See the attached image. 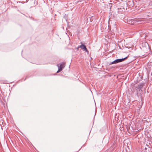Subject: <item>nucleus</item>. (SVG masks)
<instances>
[{"instance_id":"obj_2","label":"nucleus","mask_w":152,"mask_h":152,"mask_svg":"<svg viewBox=\"0 0 152 152\" xmlns=\"http://www.w3.org/2000/svg\"><path fill=\"white\" fill-rule=\"evenodd\" d=\"M128 56H127L126 57L118 59H116L114 61L112 62L110 64H117L119 62H121L122 61H124L125 59H126L128 57Z\"/></svg>"},{"instance_id":"obj_6","label":"nucleus","mask_w":152,"mask_h":152,"mask_svg":"<svg viewBox=\"0 0 152 152\" xmlns=\"http://www.w3.org/2000/svg\"><path fill=\"white\" fill-rule=\"evenodd\" d=\"M143 85L144 83H143L140 84L138 86V88L139 89H141L143 88Z\"/></svg>"},{"instance_id":"obj_4","label":"nucleus","mask_w":152,"mask_h":152,"mask_svg":"<svg viewBox=\"0 0 152 152\" xmlns=\"http://www.w3.org/2000/svg\"><path fill=\"white\" fill-rule=\"evenodd\" d=\"M136 77V78H135V79H136V80L134 81V82L135 83H138L140 81L143 79V77Z\"/></svg>"},{"instance_id":"obj_10","label":"nucleus","mask_w":152,"mask_h":152,"mask_svg":"<svg viewBox=\"0 0 152 152\" xmlns=\"http://www.w3.org/2000/svg\"><path fill=\"white\" fill-rule=\"evenodd\" d=\"M27 2V0H26V2Z\"/></svg>"},{"instance_id":"obj_8","label":"nucleus","mask_w":152,"mask_h":152,"mask_svg":"<svg viewBox=\"0 0 152 152\" xmlns=\"http://www.w3.org/2000/svg\"><path fill=\"white\" fill-rule=\"evenodd\" d=\"M7 81H5V82H4L3 83H7Z\"/></svg>"},{"instance_id":"obj_5","label":"nucleus","mask_w":152,"mask_h":152,"mask_svg":"<svg viewBox=\"0 0 152 152\" xmlns=\"http://www.w3.org/2000/svg\"><path fill=\"white\" fill-rule=\"evenodd\" d=\"M127 20V23L129 24L133 25L135 22V20H134L132 19H130L129 20Z\"/></svg>"},{"instance_id":"obj_3","label":"nucleus","mask_w":152,"mask_h":152,"mask_svg":"<svg viewBox=\"0 0 152 152\" xmlns=\"http://www.w3.org/2000/svg\"><path fill=\"white\" fill-rule=\"evenodd\" d=\"M78 48H80L81 49H83L84 51H85L86 52H87L88 53V51L87 50L86 46L84 45L83 44H81V45L80 46H78Z\"/></svg>"},{"instance_id":"obj_9","label":"nucleus","mask_w":152,"mask_h":152,"mask_svg":"<svg viewBox=\"0 0 152 152\" xmlns=\"http://www.w3.org/2000/svg\"><path fill=\"white\" fill-rule=\"evenodd\" d=\"M78 48V47L77 48V50H78V48Z\"/></svg>"},{"instance_id":"obj_1","label":"nucleus","mask_w":152,"mask_h":152,"mask_svg":"<svg viewBox=\"0 0 152 152\" xmlns=\"http://www.w3.org/2000/svg\"><path fill=\"white\" fill-rule=\"evenodd\" d=\"M57 66L58 68V70L56 73H58L61 71L65 66V63H61L57 64Z\"/></svg>"},{"instance_id":"obj_11","label":"nucleus","mask_w":152,"mask_h":152,"mask_svg":"<svg viewBox=\"0 0 152 152\" xmlns=\"http://www.w3.org/2000/svg\"><path fill=\"white\" fill-rule=\"evenodd\" d=\"M116 77H117V78H118V76H117Z\"/></svg>"},{"instance_id":"obj_7","label":"nucleus","mask_w":152,"mask_h":152,"mask_svg":"<svg viewBox=\"0 0 152 152\" xmlns=\"http://www.w3.org/2000/svg\"><path fill=\"white\" fill-rule=\"evenodd\" d=\"M92 18H93V17H91V18L90 17H89L87 19V20H89L90 22H92L93 20V19H92Z\"/></svg>"}]
</instances>
